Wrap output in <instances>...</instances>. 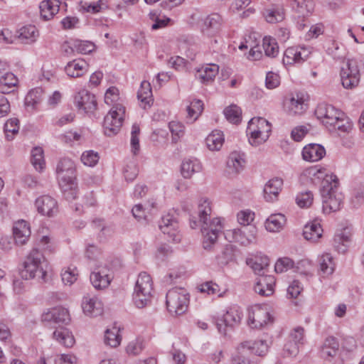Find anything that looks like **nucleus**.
Masks as SVG:
<instances>
[{
	"mask_svg": "<svg viewBox=\"0 0 364 364\" xmlns=\"http://www.w3.org/2000/svg\"><path fill=\"white\" fill-rule=\"evenodd\" d=\"M271 316L267 306L259 305L249 310L248 324L251 328H259L270 321Z\"/></svg>",
	"mask_w": 364,
	"mask_h": 364,
	"instance_id": "nucleus-14",
	"label": "nucleus"
},
{
	"mask_svg": "<svg viewBox=\"0 0 364 364\" xmlns=\"http://www.w3.org/2000/svg\"><path fill=\"white\" fill-rule=\"evenodd\" d=\"M119 92L116 87H111L105 92V102L110 106L114 107L116 104H122L119 102Z\"/></svg>",
	"mask_w": 364,
	"mask_h": 364,
	"instance_id": "nucleus-55",
	"label": "nucleus"
},
{
	"mask_svg": "<svg viewBox=\"0 0 364 364\" xmlns=\"http://www.w3.org/2000/svg\"><path fill=\"white\" fill-rule=\"evenodd\" d=\"M82 307L84 313L90 316H96L102 312V302L96 296H85Z\"/></svg>",
	"mask_w": 364,
	"mask_h": 364,
	"instance_id": "nucleus-28",
	"label": "nucleus"
},
{
	"mask_svg": "<svg viewBox=\"0 0 364 364\" xmlns=\"http://www.w3.org/2000/svg\"><path fill=\"white\" fill-rule=\"evenodd\" d=\"M88 64L82 58L73 60L66 65L65 71L71 77H79L87 73Z\"/></svg>",
	"mask_w": 364,
	"mask_h": 364,
	"instance_id": "nucleus-27",
	"label": "nucleus"
},
{
	"mask_svg": "<svg viewBox=\"0 0 364 364\" xmlns=\"http://www.w3.org/2000/svg\"><path fill=\"white\" fill-rule=\"evenodd\" d=\"M212 207L210 201L206 198L198 200V215L201 223L203 235L202 245L206 250H212L217 244L219 235L223 231V225L219 218H210Z\"/></svg>",
	"mask_w": 364,
	"mask_h": 364,
	"instance_id": "nucleus-1",
	"label": "nucleus"
},
{
	"mask_svg": "<svg viewBox=\"0 0 364 364\" xmlns=\"http://www.w3.org/2000/svg\"><path fill=\"white\" fill-rule=\"evenodd\" d=\"M223 23V18L218 14H212L205 20L203 32L208 36H213L218 33Z\"/></svg>",
	"mask_w": 364,
	"mask_h": 364,
	"instance_id": "nucleus-30",
	"label": "nucleus"
},
{
	"mask_svg": "<svg viewBox=\"0 0 364 364\" xmlns=\"http://www.w3.org/2000/svg\"><path fill=\"white\" fill-rule=\"evenodd\" d=\"M265 20L269 23H276L285 18V11L282 6L275 5L264 11Z\"/></svg>",
	"mask_w": 364,
	"mask_h": 364,
	"instance_id": "nucleus-37",
	"label": "nucleus"
},
{
	"mask_svg": "<svg viewBox=\"0 0 364 364\" xmlns=\"http://www.w3.org/2000/svg\"><path fill=\"white\" fill-rule=\"evenodd\" d=\"M224 114L226 119L231 123L238 124L241 121V109L235 105H231L224 109Z\"/></svg>",
	"mask_w": 364,
	"mask_h": 364,
	"instance_id": "nucleus-48",
	"label": "nucleus"
},
{
	"mask_svg": "<svg viewBox=\"0 0 364 364\" xmlns=\"http://www.w3.org/2000/svg\"><path fill=\"white\" fill-rule=\"evenodd\" d=\"M140 133L139 126L134 124L132 127L131 132V147L132 151L134 155H136L140 149L139 135Z\"/></svg>",
	"mask_w": 364,
	"mask_h": 364,
	"instance_id": "nucleus-56",
	"label": "nucleus"
},
{
	"mask_svg": "<svg viewBox=\"0 0 364 364\" xmlns=\"http://www.w3.org/2000/svg\"><path fill=\"white\" fill-rule=\"evenodd\" d=\"M297 205L301 208H308L313 203V194L311 191L300 193L296 198Z\"/></svg>",
	"mask_w": 364,
	"mask_h": 364,
	"instance_id": "nucleus-63",
	"label": "nucleus"
},
{
	"mask_svg": "<svg viewBox=\"0 0 364 364\" xmlns=\"http://www.w3.org/2000/svg\"><path fill=\"white\" fill-rule=\"evenodd\" d=\"M188 115L186 117L188 122H194L201 114L203 110V103L200 100H193L187 107Z\"/></svg>",
	"mask_w": 364,
	"mask_h": 364,
	"instance_id": "nucleus-41",
	"label": "nucleus"
},
{
	"mask_svg": "<svg viewBox=\"0 0 364 364\" xmlns=\"http://www.w3.org/2000/svg\"><path fill=\"white\" fill-rule=\"evenodd\" d=\"M284 106L290 114H300L305 110L304 101L298 95L287 100Z\"/></svg>",
	"mask_w": 364,
	"mask_h": 364,
	"instance_id": "nucleus-38",
	"label": "nucleus"
},
{
	"mask_svg": "<svg viewBox=\"0 0 364 364\" xmlns=\"http://www.w3.org/2000/svg\"><path fill=\"white\" fill-rule=\"evenodd\" d=\"M149 18L154 22L151 26L153 30L164 28L168 26L171 21V18L165 16H161L160 14H157L156 11H151L149 14Z\"/></svg>",
	"mask_w": 364,
	"mask_h": 364,
	"instance_id": "nucleus-50",
	"label": "nucleus"
},
{
	"mask_svg": "<svg viewBox=\"0 0 364 364\" xmlns=\"http://www.w3.org/2000/svg\"><path fill=\"white\" fill-rule=\"evenodd\" d=\"M226 237L231 238L232 242L248 246L257 242V229L255 225H244L240 228L228 230Z\"/></svg>",
	"mask_w": 364,
	"mask_h": 364,
	"instance_id": "nucleus-11",
	"label": "nucleus"
},
{
	"mask_svg": "<svg viewBox=\"0 0 364 364\" xmlns=\"http://www.w3.org/2000/svg\"><path fill=\"white\" fill-rule=\"evenodd\" d=\"M56 173L59 183L76 179L74 162L69 158L61 159L57 164Z\"/></svg>",
	"mask_w": 364,
	"mask_h": 364,
	"instance_id": "nucleus-19",
	"label": "nucleus"
},
{
	"mask_svg": "<svg viewBox=\"0 0 364 364\" xmlns=\"http://www.w3.org/2000/svg\"><path fill=\"white\" fill-rule=\"evenodd\" d=\"M153 281L146 272L139 274L135 283L133 301L137 308L141 309L149 305L153 297Z\"/></svg>",
	"mask_w": 364,
	"mask_h": 364,
	"instance_id": "nucleus-4",
	"label": "nucleus"
},
{
	"mask_svg": "<svg viewBox=\"0 0 364 364\" xmlns=\"http://www.w3.org/2000/svg\"><path fill=\"white\" fill-rule=\"evenodd\" d=\"M74 48L76 52L81 54H88L95 48V44L88 41L74 40Z\"/></svg>",
	"mask_w": 364,
	"mask_h": 364,
	"instance_id": "nucleus-54",
	"label": "nucleus"
},
{
	"mask_svg": "<svg viewBox=\"0 0 364 364\" xmlns=\"http://www.w3.org/2000/svg\"><path fill=\"white\" fill-rule=\"evenodd\" d=\"M198 289L201 293H206L208 295H218V296H221L219 286L213 282H204L200 284L198 287Z\"/></svg>",
	"mask_w": 364,
	"mask_h": 364,
	"instance_id": "nucleus-58",
	"label": "nucleus"
},
{
	"mask_svg": "<svg viewBox=\"0 0 364 364\" xmlns=\"http://www.w3.org/2000/svg\"><path fill=\"white\" fill-rule=\"evenodd\" d=\"M283 186V180L275 177L269 180L264 185L263 193L264 198L267 202H273L277 200L278 196Z\"/></svg>",
	"mask_w": 364,
	"mask_h": 364,
	"instance_id": "nucleus-24",
	"label": "nucleus"
},
{
	"mask_svg": "<svg viewBox=\"0 0 364 364\" xmlns=\"http://www.w3.org/2000/svg\"><path fill=\"white\" fill-rule=\"evenodd\" d=\"M242 316V314L240 307L237 306H230L223 318L217 322L219 333L230 338L233 328L240 323Z\"/></svg>",
	"mask_w": 364,
	"mask_h": 364,
	"instance_id": "nucleus-10",
	"label": "nucleus"
},
{
	"mask_svg": "<svg viewBox=\"0 0 364 364\" xmlns=\"http://www.w3.org/2000/svg\"><path fill=\"white\" fill-rule=\"evenodd\" d=\"M48 261L44 255L36 248H33L26 257L23 262L22 277L26 279L38 278L46 281Z\"/></svg>",
	"mask_w": 364,
	"mask_h": 364,
	"instance_id": "nucleus-3",
	"label": "nucleus"
},
{
	"mask_svg": "<svg viewBox=\"0 0 364 364\" xmlns=\"http://www.w3.org/2000/svg\"><path fill=\"white\" fill-rule=\"evenodd\" d=\"M188 304L189 294L183 288H173L166 294V308L171 315L183 314L188 309Z\"/></svg>",
	"mask_w": 364,
	"mask_h": 364,
	"instance_id": "nucleus-8",
	"label": "nucleus"
},
{
	"mask_svg": "<svg viewBox=\"0 0 364 364\" xmlns=\"http://www.w3.org/2000/svg\"><path fill=\"white\" fill-rule=\"evenodd\" d=\"M271 124L262 117H254L248 123L247 134L251 145L257 146L264 143L271 132Z\"/></svg>",
	"mask_w": 364,
	"mask_h": 364,
	"instance_id": "nucleus-6",
	"label": "nucleus"
},
{
	"mask_svg": "<svg viewBox=\"0 0 364 364\" xmlns=\"http://www.w3.org/2000/svg\"><path fill=\"white\" fill-rule=\"evenodd\" d=\"M263 48L264 53L269 57H275L279 53V46L276 40L270 36H265L263 38Z\"/></svg>",
	"mask_w": 364,
	"mask_h": 364,
	"instance_id": "nucleus-47",
	"label": "nucleus"
},
{
	"mask_svg": "<svg viewBox=\"0 0 364 364\" xmlns=\"http://www.w3.org/2000/svg\"><path fill=\"white\" fill-rule=\"evenodd\" d=\"M13 235L15 242L18 245L26 244L31 235L30 227L27 222L24 220L16 222L13 228Z\"/></svg>",
	"mask_w": 364,
	"mask_h": 364,
	"instance_id": "nucleus-26",
	"label": "nucleus"
},
{
	"mask_svg": "<svg viewBox=\"0 0 364 364\" xmlns=\"http://www.w3.org/2000/svg\"><path fill=\"white\" fill-rule=\"evenodd\" d=\"M19 120L17 118H11L4 124V132L8 140H12L19 131Z\"/></svg>",
	"mask_w": 364,
	"mask_h": 364,
	"instance_id": "nucleus-49",
	"label": "nucleus"
},
{
	"mask_svg": "<svg viewBox=\"0 0 364 364\" xmlns=\"http://www.w3.org/2000/svg\"><path fill=\"white\" fill-rule=\"evenodd\" d=\"M38 31L35 26H23L18 31V38L24 43H31L36 41Z\"/></svg>",
	"mask_w": 364,
	"mask_h": 364,
	"instance_id": "nucleus-40",
	"label": "nucleus"
},
{
	"mask_svg": "<svg viewBox=\"0 0 364 364\" xmlns=\"http://www.w3.org/2000/svg\"><path fill=\"white\" fill-rule=\"evenodd\" d=\"M294 266V262L289 257H282L277 261L274 269L277 273H282L292 269Z\"/></svg>",
	"mask_w": 364,
	"mask_h": 364,
	"instance_id": "nucleus-60",
	"label": "nucleus"
},
{
	"mask_svg": "<svg viewBox=\"0 0 364 364\" xmlns=\"http://www.w3.org/2000/svg\"><path fill=\"white\" fill-rule=\"evenodd\" d=\"M319 266L321 272L325 276H328L333 272L335 264L331 254L325 253L321 255L319 259Z\"/></svg>",
	"mask_w": 364,
	"mask_h": 364,
	"instance_id": "nucleus-45",
	"label": "nucleus"
},
{
	"mask_svg": "<svg viewBox=\"0 0 364 364\" xmlns=\"http://www.w3.org/2000/svg\"><path fill=\"white\" fill-rule=\"evenodd\" d=\"M59 185L66 200H71L76 198L77 194L76 179L70 180V181L61 182L59 183Z\"/></svg>",
	"mask_w": 364,
	"mask_h": 364,
	"instance_id": "nucleus-44",
	"label": "nucleus"
},
{
	"mask_svg": "<svg viewBox=\"0 0 364 364\" xmlns=\"http://www.w3.org/2000/svg\"><path fill=\"white\" fill-rule=\"evenodd\" d=\"M245 164V154L238 151H232L230 154L226 164L230 173H238L243 170Z\"/></svg>",
	"mask_w": 364,
	"mask_h": 364,
	"instance_id": "nucleus-29",
	"label": "nucleus"
},
{
	"mask_svg": "<svg viewBox=\"0 0 364 364\" xmlns=\"http://www.w3.org/2000/svg\"><path fill=\"white\" fill-rule=\"evenodd\" d=\"M268 349L267 343H240L232 355L230 364H250V355L264 356Z\"/></svg>",
	"mask_w": 364,
	"mask_h": 364,
	"instance_id": "nucleus-5",
	"label": "nucleus"
},
{
	"mask_svg": "<svg viewBox=\"0 0 364 364\" xmlns=\"http://www.w3.org/2000/svg\"><path fill=\"white\" fill-rule=\"evenodd\" d=\"M41 319L44 322L67 324L70 318L69 312L66 309L62 306H57L46 311L42 314Z\"/></svg>",
	"mask_w": 364,
	"mask_h": 364,
	"instance_id": "nucleus-17",
	"label": "nucleus"
},
{
	"mask_svg": "<svg viewBox=\"0 0 364 364\" xmlns=\"http://www.w3.org/2000/svg\"><path fill=\"white\" fill-rule=\"evenodd\" d=\"M285 216L281 213L271 215L265 221V228L269 232H277L283 229Z\"/></svg>",
	"mask_w": 364,
	"mask_h": 364,
	"instance_id": "nucleus-36",
	"label": "nucleus"
},
{
	"mask_svg": "<svg viewBox=\"0 0 364 364\" xmlns=\"http://www.w3.org/2000/svg\"><path fill=\"white\" fill-rule=\"evenodd\" d=\"M339 352L338 343H323L320 347V355L326 360H331Z\"/></svg>",
	"mask_w": 364,
	"mask_h": 364,
	"instance_id": "nucleus-43",
	"label": "nucleus"
},
{
	"mask_svg": "<svg viewBox=\"0 0 364 364\" xmlns=\"http://www.w3.org/2000/svg\"><path fill=\"white\" fill-rule=\"evenodd\" d=\"M202 166L197 159H184L181 164V174L186 178H190L193 173L201 171Z\"/></svg>",
	"mask_w": 364,
	"mask_h": 364,
	"instance_id": "nucleus-34",
	"label": "nucleus"
},
{
	"mask_svg": "<svg viewBox=\"0 0 364 364\" xmlns=\"http://www.w3.org/2000/svg\"><path fill=\"white\" fill-rule=\"evenodd\" d=\"M225 139L222 132L213 131L205 139L207 147L210 151H219L223 145Z\"/></svg>",
	"mask_w": 364,
	"mask_h": 364,
	"instance_id": "nucleus-39",
	"label": "nucleus"
},
{
	"mask_svg": "<svg viewBox=\"0 0 364 364\" xmlns=\"http://www.w3.org/2000/svg\"><path fill=\"white\" fill-rule=\"evenodd\" d=\"M18 78L7 70L0 77V92L8 94L14 91L18 84Z\"/></svg>",
	"mask_w": 364,
	"mask_h": 364,
	"instance_id": "nucleus-35",
	"label": "nucleus"
},
{
	"mask_svg": "<svg viewBox=\"0 0 364 364\" xmlns=\"http://www.w3.org/2000/svg\"><path fill=\"white\" fill-rule=\"evenodd\" d=\"M109 272L107 267H98L90 274V279L95 289H104L109 287L112 280Z\"/></svg>",
	"mask_w": 364,
	"mask_h": 364,
	"instance_id": "nucleus-21",
	"label": "nucleus"
},
{
	"mask_svg": "<svg viewBox=\"0 0 364 364\" xmlns=\"http://www.w3.org/2000/svg\"><path fill=\"white\" fill-rule=\"evenodd\" d=\"M341 80L346 89H353L357 87L360 80V73L356 60H348L345 66L341 70Z\"/></svg>",
	"mask_w": 364,
	"mask_h": 364,
	"instance_id": "nucleus-12",
	"label": "nucleus"
},
{
	"mask_svg": "<svg viewBox=\"0 0 364 364\" xmlns=\"http://www.w3.org/2000/svg\"><path fill=\"white\" fill-rule=\"evenodd\" d=\"M325 154L324 147L318 144H307L302 150L303 159L309 162L318 161L322 159Z\"/></svg>",
	"mask_w": 364,
	"mask_h": 364,
	"instance_id": "nucleus-25",
	"label": "nucleus"
},
{
	"mask_svg": "<svg viewBox=\"0 0 364 364\" xmlns=\"http://www.w3.org/2000/svg\"><path fill=\"white\" fill-rule=\"evenodd\" d=\"M77 275L75 267H68L63 270L61 273L62 281L66 285H71L77 280Z\"/></svg>",
	"mask_w": 364,
	"mask_h": 364,
	"instance_id": "nucleus-59",
	"label": "nucleus"
},
{
	"mask_svg": "<svg viewBox=\"0 0 364 364\" xmlns=\"http://www.w3.org/2000/svg\"><path fill=\"white\" fill-rule=\"evenodd\" d=\"M152 92L151 85L147 81H143L137 92L139 100L143 104V107L146 109V106L150 107L151 101Z\"/></svg>",
	"mask_w": 364,
	"mask_h": 364,
	"instance_id": "nucleus-42",
	"label": "nucleus"
},
{
	"mask_svg": "<svg viewBox=\"0 0 364 364\" xmlns=\"http://www.w3.org/2000/svg\"><path fill=\"white\" fill-rule=\"evenodd\" d=\"M304 176L309 178L313 183H321V188L331 186L333 182L338 181L337 176L325 167L319 165L313 166L306 168L304 171Z\"/></svg>",
	"mask_w": 364,
	"mask_h": 364,
	"instance_id": "nucleus-13",
	"label": "nucleus"
},
{
	"mask_svg": "<svg viewBox=\"0 0 364 364\" xmlns=\"http://www.w3.org/2000/svg\"><path fill=\"white\" fill-rule=\"evenodd\" d=\"M99 160V156L97 152L92 150L86 151L81 156L82 162L87 166H94Z\"/></svg>",
	"mask_w": 364,
	"mask_h": 364,
	"instance_id": "nucleus-64",
	"label": "nucleus"
},
{
	"mask_svg": "<svg viewBox=\"0 0 364 364\" xmlns=\"http://www.w3.org/2000/svg\"><path fill=\"white\" fill-rule=\"evenodd\" d=\"M35 205L38 212L48 217H53L58 212L57 201L49 196H42L36 200Z\"/></svg>",
	"mask_w": 364,
	"mask_h": 364,
	"instance_id": "nucleus-20",
	"label": "nucleus"
},
{
	"mask_svg": "<svg viewBox=\"0 0 364 364\" xmlns=\"http://www.w3.org/2000/svg\"><path fill=\"white\" fill-rule=\"evenodd\" d=\"M39 9L41 17L50 20L59 11L60 0H44L40 4Z\"/></svg>",
	"mask_w": 364,
	"mask_h": 364,
	"instance_id": "nucleus-32",
	"label": "nucleus"
},
{
	"mask_svg": "<svg viewBox=\"0 0 364 364\" xmlns=\"http://www.w3.org/2000/svg\"><path fill=\"white\" fill-rule=\"evenodd\" d=\"M317 119L330 132L349 133L353 129V122L341 109L328 104H319L315 109Z\"/></svg>",
	"mask_w": 364,
	"mask_h": 364,
	"instance_id": "nucleus-2",
	"label": "nucleus"
},
{
	"mask_svg": "<svg viewBox=\"0 0 364 364\" xmlns=\"http://www.w3.org/2000/svg\"><path fill=\"white\" fill-rule=\"evenodd\" d=\"M53 337L58 341H75L72 332L64 327L56 328L53 333Z\"/></svg>",
	"mask_w": 364,
	"mask_h": 364,
	"instance_id": "nucleus-57",
	"label": "nucleus"
},
{
	"mask_svg": "<svg viewBox=\"0 0 364 364\" xmlns=\"http://www.w3.org/2000/svg\"><path fill=\"white\" fill-rule=\"evenodd\" d=\"M275 279L272 275H261L257 279L255 291L263 296H271L274 293Z\"/></svg>",
	"mask_w": 364,
	"mask_h": 364,
	"instance_id": "nucleus-23",
	"label": "nucleus"
},
{
	"mask_svg": "<svg viewBox=\"0 0 364 364\" xmlns=\"http://www.w3.org/2000/svg\"><path fill=\"white\" fill-rule=\"evenodd\" d=\"M234 258V250L232 245L224 247L220 255L217 256L218 262L221 264H226Z\"/></svg>",
	"mask_w": 364,
	"mask_h": 364,
	"instance_id": "nucleus-61",
	"label": "nucleus"
},
{
	"mask_svg": "<svg viewBox=\"0 0 364 364\" xmlns=\"http://www.w3.org/2000/svg\"><path fill=\"white\" fill-rule=\"evenodd\" d=\"M178 224L177 220L171 215H167L161 218L159 228L164 235H167L173 242L181 241V236L178 231Z\"/></svg>",
	"mask_w": 364,
	"mask_h": 364,
	"instance_id": "nucleus-18",
	"label": "nucleus"
},
{
	"mask_svg": "<svg viewBox=\"0 0 364 364\" xmlns=\"http://www.w3.org/2000/svg\"><path fill=\"white\" fill-rule=\"evenodd\" d=\"M323 229L320 223L314 220L306 224L303 230V235L306 240L316 242L322 236Z\"/></svg>",
	"mask_w": 364,
	"mask_h": 364,
	"instance_id": "nucleus-33",
	"label": "nucleus"
},
{
	"mask_svg": "<svg viewBox=\"0 0 364 364\" xmlns=\"http://www.w3.org/2000/svg\"><path fill=\"white\" fill-rule=\"evenodd\" d=\"M123 328L116 324L105 331V341H122Z\"/></svg>",
	"mask_w": 364,
	"mask_h": 364,
	"instance_id": "nucleus-51",
	"label": "nucleus"
},
{
	"mask_svg": "<svg viewBox=\"0 0 364 364\" xmlns=\"http://www.w3.org/2000/svg\"><path fill=\"white\" fill-rule=\"evenodd\" d=\"M74 103L86 113L94 112L97 105L95 96L86 90H82L75 95Z\"/></svg>",
	"mask_w": 364,
	"mask_h": 364,
	"instance_id": "nucleus-15",
	"label": "nucleus"
},
{
	"mask_svg": "<svg viewBox=\"0 0 364 364\" xmlns=\"http://www.w3.org/2000/svg\"><path fill=\"white\" fill-rule=\"evenodd\" d=\"M43 95V91L40 87L31 90L25 97V104L27 106L35 107L41 101Z\"/></svg>",
	"mask_w": 364,
	"mask_h": 364,
	"instance_id": "nucleus-52",
	"label": "nucleus"
},
{
	"mask_svg": "<svg viewBox=\"0 0 364 364\" xmlns=\"http://www.w3.org/2000/svg\"><path fill=\"white\" fill-rule=\"evenodd\" d=\"M351 230L348 228H343L337 232L333 238V245L338 252L344 253L350 242Z\"/></svg>",
	"mask_w": 364,
	"mask_h": 364,
	"instance_id": "nucleus-31",
	"label": "nucleus"
},
{
	"mask_svg": "<svg viewBox=\"0 0 364 364\" xmlns=\"http://www.w3.org/2000/svg\"><path fill=\"white\" fill-rule=\"evenodd\" d=\"M219 72V66L215 63L205 64L196 70L195 77L200 83H212Z\"/></svg>",
	"mask_w": 364,
	"mask_h": 364,
	"instance_id": "nucleus-22",
	"label": "nucleus"
},
{
	"mask_svg": "<svg viewBox=\"0 0 364 364\" xmlns=\"http://www.w3.org/2000/svg\"><path fill=\"white\" fill-rule=\"evenodd\" d=\"M169 130L172 134V141L177 143L184 134V126L182 123L176 121H171L168 124Z\"/></svg>",
	"mask_w": 364,
	"mask_h": 364,
	"instance_id": "nucleus-53",
	"label": "nucleus"
},
{
	"mask_svg": "<svg viewBox=\"0 0 364 364\" xmlns=\"http://www.w3.org/2000/svg\"><path fill=\"white\" fill-rule=\"evenodd\" d=\"M311 53L309 49L305 47H289L284 54V65L301 64L306 60Z\"/></svg>",
	"mask_w": 364,
	"mask_h": 364,
	"instance_id": "nucleus-16",
	"label": "nucleus"
},
{
	"mask_svg": "<svg viewBox=\"0 0 364 364\" xmlns=\"http://www.w3.org/2000/svg\"><path fill=\"white\" fill-rule=\"evenodd\" d=\"M299 351V347L297 343H285L281 355L284 358L296 357Z\"/></svg>",
	"mask_w": 364,
	"mask_h": 364,
	"instance_id": "nucleus-62",
	"label": "nucleus"
},
{
	"mask_svg": "<svg viewBox=\"0 0 364 364\" xmlns=\"http://www.w3.org/2000/svg\"><path fill=\"white\" fill-rule=\"evenodd\" d=\"M338 184V180L321 189L323 211L326 214L340 210L343 205L344 196L339 190Z\"/></svg>",
	"mask_w": 364,
	"mask_h": 364,
	"instance_id": "nucleus-7",
	"label": "nucleus"
},
{
	"mask_svg": "<svg viewBox=\"0 0 364 364\" xmlns=\"http://www.w3.org/2000/svg\"><path fill=\"white\" fill-rule=\"evenodd\" d=\"M125 115V107L122 104H116L105 117L104 132L108 136L117 134L120 130Z\"/></svg>",
	"mask_w": 364,
	"mask_h": 364,
	"instance_id": "nucleus-9",
	"label": "nucleus"
},
{
	"mask_svg": "<svg viewBox=\"0 0 364 364\" xmlns=\"http://www.w3.org/2000/svg\"><path fill=\"white\" fill-rule=\"evenodd\" d=\"M31 164L38 171H42L45 168L43 150L41 147H35L31 151Z\"/></svg>",
	"mask_w": 364,
	"mask_h": 364,
	"instance_id": "nucleus-46",
	"label": "nucleus"
}]
</instances>
